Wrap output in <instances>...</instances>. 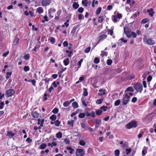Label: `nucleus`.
I'll list each match as a JSON object with an SVG mask.
<instances>
[{
  "label": "nucleus",
  "instance_id": "nucleus-52",
  "mask_svg": "<svg viewBox=\"0 0 156 156\" xmlns=\"http://www.w3.org/2000/svg\"><path fill=\"white\" fill-rule=\"evenodd\" d=\"M68 43L67 41H65L63 43L64 47H67L68 45Z\"/></svg>",
  "mask_w": 156,
  "mask_h": 156
},
{
  "label": "nucleus",
  "instance_id": "nucleus-18",
  "mask_svg": "<svg viewBox=\"0 0 156 156\" xmlns=\"http://www.w3.org/2000/svg\"><path fill=\"white\" fill-rule=\"evenodd\" d=\"M103 101V99L101 98L98 99L96 101V103L98 104H100L102 103V101Z\"/></svg>",
  "mask_w": 156,
  "mask_h": 156
},
{
  "label": "nucleus",
  "instance_id": "nucleus-34",
  "mask_svg": "<svg viewBox=\"0 0 156 156\" xmlns=\"http://www.w3.org/2000/svg\"><path fill=\"white\" fill-rule=\"evenodd\" d=\"M107 108V106H103L101 107L100 108L101 110H103L105 112L106 111V109Z\"/></svg>",
  "mask_w": 156,
  "mask_h": 156
},
{
  "label": "nucleus",
  "instance_id": "nucleus-1",
  "mask_svg": "<svg viewBox=\"0 0 156 156\" xmlns=\"http://www.w3.org/2000/svg\"><path fill=\"white\" fill-rule=\"evenodd\" d=\"M124 32L126 34L128 38L130 37L132 35L133 38H135L136 36V34L134 32L131 31V30L128 27H124Z\"/></svg>",
  "mask_w": 156,
  "mask_h": 156
},
{
  "label": "nucleus",
  "instance_id": "nucleus-5",
  "mask_svg": "<svg viewBox=\"0 0 156 156\" xmlns=\"http://www.w3.org/2000/svg\"><path fill=\"white\" fill-rule=\"evenodd\" d=\"M129 98L130 96H129L127 94H126L123 99V105H125L129 101Z\"/></svg>",
  "mask_w": 156,
  "mask_h": 156
},
{
  "label": "nucleus",
  "instance_id": "nucleus-44",
  "mask_svg": "<svg viewBox=\"0 0 156 156\" xmlns=\"http://www.w3.org/2000/svg\"><path fill=\"white\" fill-rule=\"evenodd\" d=\"M29 68L28 66H25L24 68V70L26 72L29 71Z\"/></svg>",
  "mask_w": 156,
  "mask_h": 156
},
{
  "label": "nucleus",
  "instance_id": "nucleus-60",
  "mask_svg": "<svg viewBox=\"0 0 156 156\" xmlns=\"http://www.w3.org/2000/svg\"><path fill=\"white\" fill-rule=\"evenodd\" d=\"M49 80V79L47 78H46L44 79V81L48 83Z\"/></svg>",
  "mask_w": 156,
  "mask_h": 156
},
{
  "label": "nucleus",
  "instance_id": "nucleus-61",
  "mask_svg": "<svg viewBox=\"0 0 156 156\" xmlns=\"http://www.w3.org/2000/svg\"><path fill=\"white\" fill-rule=\"evenodd\" d=\"M109 118V116H107L104 119V120L105 121H107L108 120V119Z\"/></svg>",
  "mask_w": 156,
  "mask_h": 156
},
{
  "label": "nucleus",
  "instance_id": "nucleus-58",
  "mask_svg": "<svg viewBox=\"0 0 156 156\" xmlns=\"http://www.w3.org/2000/svg\"><path fill=\"white\" fill-rule=\"evenodd\" d=\"M57 76H58V75H57V74H53L52 75V77L54 78H55V79L56 78Z\"/></svg>",
  "mask_w": 156,
  "mask_h": 156
},
{
  "label": "nucleus",
  "instance_id": "nucleus-50",
  "mask_svg": "<svg viewBox=\"0 0 156 156\" xmlns=\"http://www.w3.org/2000/svg\"><path fill=\"white\" fill-rule=\"evenodd\" d=\"M96 123L98 124H99L101 123V119H96Z\"/></svg>",
  "mask_w": 156,
  "mask_h": 156
},
{
  "label": "nucleus",
  "instance_id": "nucleus-39",
  "mask_svg": "<svg viewBox=\"0 0 156 156\" xmlns=\"http://www.w3.org/2000/svg\"><path fill=\"white\" fill-rule=\"evenodd\" d=\"M52 112L54 114H56L58 112V109L57 108H55L53 110Z\"/></svg>",
  "mask_w": 156,
  "mask_h": 156
},
{
  "label": "nucleus",
  "instance_id": "nucleus-8",
  "mask_svg": "<svg viewBox=\"0 0 156 156\" xmlns=\"http://www.w3.org/2000/svg\"><path fill=\"white\" fill-rule=\"evenodd\" d=\"M147 43L151 45L154 44V41L151 39L149 38L148 39Z\"/></svg>",
  "mask_w": 156,
  "mask_h": 156
},
{
  "label": "nucleus",
  "instance_id": "nucleus-13",
  "mask_svg": "<svg viewBox=\"0 0 156 156\" xmlns=\"http://www.w3.org/2000/svg\"><path fill=\"white\" fill-rule=\"evenodd\" d=\"M72 106L74 108H76L78 107V105L77 102H74L72 104Z\"/></svg>",
  "mask_w": 156,
  "mask_h": 156
},
{
  "label": "nucleus",
  "instance_id": "nucleus-24",
  "mask_svg": "<svg viewBox=\"0 0 156 156\" xmlns=\"http://www.w3.org/2000/svg\"><path fill=\"white\" fill-rule=\"evenodd\" d=\"M99 59L97 57H96L94 59V62L96 64H97L99 62Z\"/></svg>",
  "mask_w": 156,
  "mask_h": 156
},
{
  "label": "nucleus",
  "instance_id": "nucleus-3",
  "mask_svg": "<svg viewBox=\"0 0 156 156\" xmlns=\"http://www.w3.org/2000/svg\"><path fill=\"white\" fill-rule=\"evenodd\" d=\"M134 88L137 92H141L143 90L142 85L140 83H136L134 84Z\"/></svg>",
  "mask_w": 156,
  "mask_h": 156
},
{
  "label": "nucleus",
  "instance_id": "nucleus-16",
  "mask_svg": "<svg viewBox=\"0 0 156 156\" xmlns=\"http://www.w3.org/2000/svg\"><path fill=\"white\" fill-rule=\"evenodd\" d=\"M62 133L59 132L58 133H57L56 134V136L58 138H61L62 137Z\"/></svg>",
  "mask_w": 156,
  "mask_h": 156
},
{
  "label": "nucleus",
  "instance_id": "nucleus-33",
  "mask_svg": "<svg viewBox=\"0 0 156 156\" xmlns=\"http://www.w3.org/2000/svg\"><path fill=\"white\" fill-rule=\"evenodd\" d=\"M64 141L66 144H69L70 142V141L67 138H65Z\"/></svg>",
  "mask_w": 156,
  "mask_h": 156
},
{
  "label": "nucleus",
  "instance_id": "nucleus-23",
  "mask_svg": "<svg viewBox=\"0 0 156 156\" xmlns=\"http://www.w3.org/2000/svg\"><path fill=\"white\" fill-rule=\"evenodd\" d=\"M133 90H134L133 88L132 87H130L127 88L125 91L126 92V91H127L130 92H133Z\"/></svg>",
  "mask_w": 156,
  "mask_h": 156
},
{
  "label": "nucleus",
  "instance_id": "nucleus-6",
  "mask_svg": "<svg viewBox=\"0 0 156 156\" xmlns=\"http://www.w3.org/2000/svg\"><path fill=\"white\" fill-rule=\"evenodd\" d=\"M15 91L13 89H9L6 92L8 97H11L15 93Z\"/></svg>",
  "mask_w": 156,
  "mask_h": 156
},
{
  "label": "nucleus",
  "instance_id": "nucleus-45",
  "mask_svg": "<svg viewBox=\"0 0 156 156\" xmlns=\"http://www.w3.org/2000/svg\"><path fill=\"white\" fill-rule=\"evenodd\" d=\"M101 10V7L98 8L97 10L96 14H99Z\"/></svg>",
  "mask_w": 156,
  "mask_h": 156
},
{
  "label": "nucleus",
  "instance_id": "nucleus-11",
  "mask_svg": "<svg viewBox=\"0 0 156 156\" xmlns=\"http://www.w3.org/2000/svg\"><path fill=\"white\" fill-rule=\"evenodd\" d=\"M32 116L34 118H37L38 117V114L35 112H33L31 113Z\"/></svg>",
  "mask_w": 156,
  "mask_h": 156
},
{
  "label": "nucleus",
  "instance_id": "nucleus-21",
  "mask_svg": "<svg viewBox=\"0 0 156 156\" xmlns=\"http://www.w3.org/2000/svg\"><path fill=\"white\" fill-rule=\"evenodd\" d=\"M85 114L83 113H82L80 114L79 115V117L81 118H83L85 117Z\"/></svg>",
  "mask_w": 156,
  "mask_h": 156
},
{
  "label": "nucleus",
  "instance_id": "nucleus-37",
  "mask_svg": "<svg viewBox=\"0 0 156 156\" xmlns=\"http://www.w3.org/2000/svg\"><path fill=\"white\" fill-rule=\"evenodd\" d=\"M30 58V55L29 54H27L25 55L24 57V58L25 59L28 60Z\"/></svg>",
  "mask_w": 156,
  "mask_h": 156
},
{
  "label": "nucleus",
  "instance_id": "nucleus-12",
  "mask_svg": "<svg viewBox=\"0 0 156 156\" xmlns=\"http://www.w3.org/2000/svg\"><path fill=\"white\" fill-rule=\"evenodd\" d=\"M47 147V144L44 143H42L39 146V148L41 149H44Z\"/></svg>",
  "mask_w": 156,
  "mask_h": 156
},
{
  "label": "nucleus",
  "instance_id": "nucleus-43",
  "mask_svg": "<svg viewBox=\"0 0 156 156\" xmlns=\"http://www.w3.org/2000/svg\"><path fill=\"white\" fill-rule=\"evenodd\" d=\"M112 62V60L110 59H108L107 60V64L108 65H111Z\"/></svg>",
  "mask_w": 156,
  "mask_h": 156
},
{
  "label": "nucleus",
  "instance_id": "nucleus-31",
  "mask_svg": "<svg viewBox=\"0 0 156 156\" xmlns=\"http://www.w3.org/2000/svg\"><path fill=\"white\" fill-rule=\"evenodd\" d=\"M120 151L119 150H116L115 151V154L116 156L119 155Z\"/></svg>",
  "mask_w": 156,
  "mask_h": 156
},
{
  "label": "nucleus",
  "instance_id": "nucleus-64",
  "mask_svg": "<svg viewBox=\"0 0 156 156\" xmlns=\"http://www.w3.org/2000/svg\"><path fill=\"white\" fill-rule=\"evenodd\" d=\"M82 18V15L80 14L78 15V19L79 20H81Z\"/></svg>",
  "mask_w": 156,
  "mask_h": 156
},
{
  "label": "nucleus",
  "instance_id": "nucleus-35",
  "mask_svg": "<svg viewBox=\"0 0 156 156\" xmlns=\"http://www.w3.org/2000/svg\"><path fill=\"white\" fill-rule=\"evenodd\" d=\"M126 154H128L131 151V148H127L126 149Z\"/></svg>",
  "mask_w": 156,
  "mask_h": 156
},
{
  "label": "nucleus",
  "instance_id": "nucleus-19",
  "mask_svg": "<svg viewBox=\"0 0 156 156\" xmlns=\"http://www.w3.org/2000/svg\"><path fill=\"white\" fill-rule=\"evenodd\" d=\"M70 104V102L69 101H66L63 103V105L65 107H67Z\"/></svg>",
  "mask_w": 156,
  "mask_h": 156
},
{
  "label": "nucleus",
  "instance_id": "nucleus-25",
  "mask_svg": "<svg viewBox=\"0 0 156 156\" xmlns=\"http://www.w3.org/2000/svg\"><path fill=\"white\" fill-rule=\"evenodd\" d=\"M49 40L53 44L55 42V39L54 37H50Z\"/></svg>",
  "mask_w": 156,
  "mask_h": 156
},
{
  "label": "nucleus",
  "instance_id": "nucleus-27",
  "mask_svg": "<svg viewBox=\"0 0 156 156\" xmlns=\"http://www.w3.org/2000/svg\"><path fill=\"white\" fill-rule=\"evenodd\" d=\"M83 95L84 96H87L88 95V92H87V90L86 89L84 88H83Z\"/></svg>",
  "mask_w": 156,
  "mask_h": 156
},
{
  "label": "nucleus",
  "instance_id": "nucleus-40",
  "mask_svg": "<svg viewBox=\"0 0 156 156\" xmlns=\"http://www.w3.org/2000/svg\"><path fill=\"white\" fill-rule=\"evenodd\" d=\"M19 39L18 38H16L15 39L14 41V43H15V42H16V43L15 44H18L19 43Z\"/></svg>",
  "mask_w": 156,
  "mask_h": 156
},
{
  "label": "nucleus",
  "instance_id": "nucleus-55",
  "mask_svg": "<svg viewBox=\"0 0 156 156\" xmlns=\"http://www.w3.org/2000/svg\"><path fill=\"white\" fill-rule=\"evenodd\" d=\"M143 83L144 87L146 88L147 87V84L146 82L145 81H143Z\"/></svg>",
  "mask_w": 156,
  "mask_h": 156
},
{
  "label": "nucleus",
  "instance_id": "nucleus-2",
  "mask_svg": "<svg viewBox=\"0 0 156 156\" xmlns=\"http://www.w3.org/2000/svg\"><path fill=\"white\" fill-rule=\"evenodd\" d=\"M137 122L135 121H131L126 125V127L128 129L137 126Z\"/></svg>",
  "mask_w": 156,
  "mask_h": 156
},
{
  "label": "nucleus",
  "instance_id": "nucleus-59",
  "mask_svg": "<svg viewBox=\"0 0 156 156\" xmlns=\"http://www.w3.org/2000/svg\"><path fill=\"white\" fill-rule=\"evenodd\" d=\"M9 51H7L5 53H4L3 54V56L5 57L7 56V55L9 54Z\"/></svg>",
  "mask_w": 156,
  "mask_h": 156
},
{
  "label": "nucleus",
  "instance_id": "nucleus-30",
  "mask_svg": "<svg viewBox=\"0 0 156 156\" xmlns=\"http://www.w3.org/2000/svg\"><path fill=\"white\" fill-rule=\"evenodd\" d=\"M104 20V19L102 16H100L99 17L98 19V22L99 23H101Z\"/></svg>",
  "mask_w": 156,
  "mask_h": 156
},
{
  "label": "nucleus",
  "instance_id": "nucleus-15",
  "mask_svg": "<svg viewBox=\"0 0 156 156\" xmlns=\"http://www.w3.org/2000/svg\"><path fill=\"white\" fill-rule=\"evenodd\" d=\"M96 114L98 115H100L102 113V111L101 109H98L96 111Z\"/></svg>",
  "mask_w": 156,
  "mask_h": 156
},
{
  "label": "nucleus",
  "instance_id": "nucleus-41",
  "mask_svg": "<svg viewBox=\"0 0 156 156\" xmlns=\"http://www.w3.org/2000/svg\"><path fill=\"white\" fill-rule=\"evenodd\" d=\"M90 48H91L90 47H88L85 49L84 52L86 53L89 52L90 50Z\"/></svg>",
  "mask_w": 156,
  "mask_h": 156
},
{
  "label": "nucleus",
  "instance_id": "nucleus-54",
  "mask_svg": "<svg viewBox=\"0 0 156 156\" xmlns=\"http://www.w3.org/2000/svg\"><path fill=\"white\" fill-rule=\"evenodd\" d=\"M26 141L29 143H30L32 142V140L30 138L28 137L26 139Z\"/></svg>",
  "mask_w": 156,
  "mask_h": 156
},
{
  "label": "nucleus",
  "instance_id": "nucleus-9",
  "mask_svg": "<svg viewBox=\"0 0 156 156\" xmlns=\"http://www.w3.org/2000/svg\"><path fill=\"white\" fill-rule=\"evenodd\" d=\"M107 36L105 34H103L101 35V36H100L99 37V41H98V43L97 44L99 43L100 41H101V40H102L103 39L105 38Z\"/></svg>",
  "mask_w": 156,
  "mask_h": 156
},
{
  "label": "nucleus",
  "instance_id": "nucleus-63",
  "mask_svg": "<svg viewBox=\"0 0 156 156\" xmlns=\"http://www.w3.org/2000/svg\"><path fill=\"white\" fill-rule=\"evenodd\" d=\"M113 17H114V19H113L114 21L115 22H116L117 20L116 17L115 16H113Z\"/></svg>",
  "mask_w": 156,
  "mask_h": 156
},
{
  "label": "nucleus",
  "instance_id": "nucleus-47",
  "mask_svg": "<svg viewBox=\"0 0 156 156\" xmlns=\"http://www.w3.org/2000/svg\"><path fill=\"white\" fill-rule=\"evenodd\" d=\"M152 76L151 75H149L147 78V80L148 82H150L152 79Z\"/></svg>",
  "mask_w": 156,
  "mask_h": 156
},
{
  "label": "nucleus",
  "instance_id": "nucleus-49",
  "mask_svg": "<svg viewBox=\"0 0 156 156\" xmlns=\"http://www.w3.org/2000/svg\"><path fill=\"white\" fill-rule=\"evenodd\" d=\"M78 109H77V111L73 113H72L71 115V116L72 117H73L77 113V111Z\"/></svg>",
  "mask_w": 156,
  "mask_h": 156
},
{
  "label": "nucleus",
  "instance_id": "nucleus-46",
  "mask_svg": "<svg viewBox=\"0 0 156 156\" xmlns=\"http://www.w3.org/2000/svg\"><path fill=\"white\" fill-rule=\"evenodd\" d=\"M101 52L102 53L101 54V55L102 56H107V55L106 52L102 51Z\"/></svg>",
  "mask_w": 156,
  "mask_h": 156
},
{
  "label": "nucleus",
  "instance_id": "nucleus-22",
  "mask_svg": "<svg viewBox=\"0 0 156 156\" xmlns=\"http://www.w3.org/2000/svg\"><path fill=\"white\" fill-rule=\"evenodd\" d=\"M79 143L82 146H84L86 144V143L83 140H81L80 141Z\"/></svg>",
  "mask_w": 156,
  "mask_h": 156
},
{
  "label": "nucleus",
  "instance_id": "nucleus-26",
  "mask_svg": "<svg viewBox=\"0 0 156 156\" xmlns=\"http://www.w3.org/2000/svg\"><path fill=\"white\" fill-rule=\"evenodd\" d=\"M149 21V20L147 18L143 19L141 21V23H145L147 22H148Z\"/></svg>",
  "mask_w": 156,
  "mask_h": 156
},
{
  "label": "nucleus",
  "instance_id": "nucleus-62",
  "mask_svg": "<svg viewBox=\"0 0 156 156\" xmlns=\"http://www.w3.org/2000/svg\"><path fill=\"white\" fill-rule=\"evenodd\" d=\"M117 17L119 19L121 18L122 17L121 14L120 13H118L117 15Z\"/></svg>",
  "mask_w": 156,
  "mask_h": 156
},
{
  "label": "nucleus",
  "instance_id": "nucleus-4",
  "mask_svg": "<svg viewBox=\"0 0 156 156\" xmlns=\"http://www.w3.org/2000/svg\"><path fill=\"white\" fill-rule=\"evenodd\" d=\"M85 152L83 149H77L76 152V156H82L84 154Z\"/></svg>",
  "mask_w": 156,
  "mask_h": 156
},
{
  "label": "nucleus",
  "instance_id": "nucleus-29",
  "mask_svg": "<svg viewBox=\"0 0 156 156\" xmlns=\"http://www.w3.org/2000/svg\"><path fill=\"white\" fill-rule=\"evenodd\" d=\"M135 77L134 75V74H132L131 75H129L128 76V79L129 80H131L133 79Z\"/></svg>",
  "mask_w": 156,
  "mask_h": 156
},
{
  "label": "nucleus",
  "instance_id": "nucleus-56",
  "mask_svg": "<svg viewBox=\"0 0 156 156\" xmlns=\"http://www.w3.org/2000/svg\"><path fill=\"white\" fill-rule=\"evenodd\" d=\"M31 81L32 82V84L34 86H35V83H36V81L34 80H33L31 81Z\"/></svg>",
  "mask_w": 156,
  "mask_h": 156
},
{
  "label": "nucleus",
  "instance_id": "nucleus-57",
  "mask_svg": "<svg viewBox=\"0 0 156 156\" xmlns=\"http://www.w3.org/2000/svg\"><path fill=\"white\" fill-rule=\"evenodd\" d=\"M112 8V6L111 5H108L107 7V9L108 10H110Z\"/></svg>",
  "mask_w": 156,
  "mask_h": 156
},
{
  "label": "nucleus",
  "instance_id": "nucleus-14",
  "mask_svg": "<svg viewBox=\"0 0 156 156\" xmlns=\"http://www.w3.org/2000/svg\"><path fill=\"white\" fill-rule=\"evenodd\" d=\"M63 62L65 66L67 65L69 63V58H67L65 60L63 61Z\"/></svg>",
  "mask_w": 156,
  "mask_h": 156
},
{
  "label": "nucleus",
  "instance_id": "nucleus-20",
  "mask_svg": "<svg viewBox=\"0 0 156 156\" xmlns=\"http://www.w3.org/2000/svg\"><path fill=\"white\" fill-rule=\"evenodd\" d=\"M56 118V116L55 115H52L50 118V119H51L52 121L55 120Z\"/></svg>",
  "mask_w": 156,
  "mask_h": 156
},
{
  "label": "nucleus",
  "instance_id": "nucleus-42",
  "mask_svg": "<svg viewBox=\"0 0 156 156\" xmlns=\"http://www.w3.org/2000/svg\"><path fill=\"white\" fill-rule=\"evenodd\" d=\"M83 10L84 9L82 7L79 8L78 10V12L80 13H82L83 12Z\"/></svg>",
  "mask_w": 156,
  "mask_h": 156
},
{
  "label": "nucleus",
  "instance_id": "nucleus-7",
  "mask_svg": "<svg viewBox=\"0 0 156 156\" xmlns=\"http://www.w3.org/2000/svg\"><path fill=\"white\" fill-rule=\"evenodd\" d=\"M51 3L50 0H43L42 4L43 6H46L49 5Z\"/></svg>",
  "mask_w": 156,
  "mask_h": 156
},
{
  "label": "nucleus",
  "instance_id": "nucleus-38",
  "mask_svg": "<svg viewBox=\"0 0 156 156\" xmlns=\"http://www.w3.org/2000/svg\"><path fill=\"white\" fill-rule=\"evenodd\" d=\"M60 123V122H59L58 120H57L55 121V125L57 126H58Z\"/></svg>",
  "mask_w": 156,
  "mask_h": 156
},
{
  "label": "nucleus",
  "instance_id": "nucleus-17",
  "mask_svg": "<svg viewBox=\"0 0 156 156\" xmlns=\"http://www.w3.org/2000/svg\"><path fill=\"white\" fill-rule=\"evenodd\" d=\"M14 134L12 132L9 131L8 132L7 134V136H11V137L13 136L14 135Z\"/></svg>",
  "mask_w": 156,
  "mask_h": 156
},
{
  "label": "nucleus",
  "instance_id": "nucleus-36",
  "mask_svg": "<svg viewBox=\"0 0 156 156\" xmlns=\"http://www.w3.org/2000/svg\"><path fill=\"white\" fill-rule=\"evenodd\" d=\"M74 121L73 120H71L70 121H69L68 122V124L69 125H70L72 126H73V123Z\"/></svg>",
  "mask_w": 156,
  "mask_h": 156
},
{
  "label": "nucleus",
  "instance_id": "nucleus-28",
  "mask_svg": "<svg viewBox=\"0 0 156 156\" xmlns=\"http://www.w3.org/2000/svg\"><path fill=\"white\" fill-rule=\"evenodd\" d=\"M37 12H38L39 13H41L43 12V11L41 8V7H39L37 10Z\"/></svg>",
  "mask_w": 156,
  "mask_h": 156
},
{
  "label": "nucleus",
  "instance_id": "nucleus-53",
  "mask_svg": "<svg viewBox=\"0 0 156 156\" xmlns=\"http://www.w3.org/2000/svg\"><path fill=\"white\" fill-rule=\"evenodd\" d=\"M76 31V28L74 27L73 28V29H72V30L71 31V33L72 34H74L75 33Z\"/></svg>",
  "mask_w": 156,
  "mask_h": 156
},
{
  "label": "nucleus",
  "instance_id": "nucleus-51",
  "mask_svg": "<svg viewBox=\"0 0 156 156\" xmlns=\"http://www.w3.org/2000/svg\"><path fill=\"white\" fill-rule=\"evenodd\" d=\"M137 100V98L136 97H133L132 100V101L133 103L135 102Z\"/></svg>",
  "mask_w": 156,
  "mask_h": 156
},
{
  "label": "nucleus",
  "instance_id": "nucleus-48",
  "mask_svg": "<svg viewBox=\"0 0 156 156\" xmlns=\"http://www.w3.org/2000/svg\"><path fill=\"white\" fill-rule=\"evenodd\" d=\"M4 105V103L3 102H1L0 104V109H2L3 107V105Z\"/></svg>",
  "mask_w": 156,
  "mask_h": 156
},
{
  "label": "nucleus",
  "instance_id": "nucleus-32",
  "mask_svg": "<svg viewBox=\"0 0 156 156\" xmlns=\"http://www.w3.org/2000/svg\"><path fill=\"white\" fill-rule=\"evenodd\" d=\"M120 103V100H116L115 103V106L119 105Z\"/></svg>",
  "mask_w": 156,
  "mask_h": 156
},
{
  "label": "nucleus",
  "instance_id": "nucleus-10",
  "mask_svg": "<svg viewBox=\"0 0 156 156\" xmlns=\"http://www.w3.org/2000/svg\"><path fill=\"white\" fill-rule=\"evenodd\" d=\"M73 6L74 9H76L79 7V5L78 3L74 2L73 4Z\"/></svg>",
  "mask_w": 156,
  "mask_h": 156
}]
</instances>
